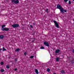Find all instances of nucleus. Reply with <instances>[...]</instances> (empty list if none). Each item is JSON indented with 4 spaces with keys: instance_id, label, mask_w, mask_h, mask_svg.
Wrapping results in <instances>:
<instances>
[{
    "instance_id": "f257e3e1",
    "label": "nucleus",
    "mask_w": 74,
    "mask_h": 74,
    "mask_svg": "<svg viewBox=\"0 0 74 74\" xmlns=\"http://www.w3.org/2000/svg\"><path fill=\"white\" fill-rule=\"evenodd\" d=\"M12 27L14 28H15V27H20L19 24H13L12 25Z\"/></svg>"
},
{
    "instance_id": "f03ea898",
    "label": "nucleus",
    "mask_w": 74,
    "mask_h": 74,
    "mask_svg": "<svg viewBox=\"0 0 74 74\" xmlns=\"http://www.w3.org/2000/svg\"><path fill=\"white\" fill-rule=\"evenodd\" d=\"M53 22L55 24V25L56 27H57V28H59V24H58V23L55 20Z\"/></svg>"
},
{
    "instance_id": "7ed1b4c3",
    "label": "nucleus",
    "mask_w": 74,
    "mask_h": 74,
    "mask_svg": "<svg viewBox=\"0 0 74 74\" xmlns=\"http://www.w3.org/2000/svg\"><path fill=\"white\" fill-rule=\"evenodd\" d=\"M12 3H14L15 4H18L19 3V1L18 0H17L16 1L15 0H11Z\"/></svg>"
},
{
    "instance_id": "20e7f679",
    "label": "nucleus",
    "mask_w": 74,
    "mask_h": 74,
    "mask_svg": "<svg viewBox=\"0 0 74 74\" xmlns=\"http://www.w3.org/2000/svg\"><path fill=\"white\" fill-rule=\"evenodd\" d=\"M44 44L45 45V46H47V47H49V45L48 42H45L44 43Z\"/></svg>"
},
{
    "instance_id": "39448f33",
    "label": "nucleus",
    "mask_w": 74,
    "mask_h": 74,
    "mask_svg": "<svg viewBox=\"0 0 74 74\" xmlns=\"http://www.w3.org/2000/svg\"><path fill=\"white\" fill-rule=\"evenodd\" d=\"M9 29H10L9 28H7L5 27V28H3V29H2V30L3 31H8Z\"/></svg>"
},
{
    "instance_id": "423d86ee",
    "label": "nucleus",
    "mask_w": 74,
    "mask_h": 74,
    "mask_svg": "<svg viewBox=\"0 0 74 74\" xmlns=\"http://www.w3.org/2000/svg\"><path fill=\"white\" fill-rule=\"evenodd\" d=\"M57 8H58V9H59V10H60L61 8H62V7L60 5L58 4V5H57Z\"/></svg>"
},
{
    "instance_id": "0eeeda50",
    "label": "nucleus",
    "mask_w": 74,
    "mask_h": 74,
    "mask_svg": "<svg viewBox=\"0 0 74 74\" xmlns=\"http://www.w3.org/2000/svg\"><path fill=\"white\" fill-rule=\"evenodd\" d=\"M60 10V11L61 13H64V9L63 8H61Z\"/></svg>"
},
{
    "instance_id": "6e6552de",
    "label": "nucleus",
    "mask_w": 74,
    "mask_h": 74,
    "mask_svg": "<svg viewBox=\"0 0 74 74\" xmlns=\"http://www.w3.org/2000/svg\"><path fill=\"white\" fill-rule=\"evenodd\" d=\"M60 52V50L58 49L55 52L56 53H58Z\"/></svg>"
},
{
    "instance_id": "1a4fd4ad",
    "label": "nucleus",
    "mask_w": 74,
    "mask_h": 74,
    "mask_svg": "<svg viewBox=\"0 0 74 74\" xmlns=\"http://www.w3.org/2000/svg\"><path fill=\"white\" fill-rule=\"evenodd\" d=\"M4 38V36L3 35H0V38L1 39H3Z\"/></svg>"
},
{
    "instance_id": "9d476101",
    "label": "nucleus",
    "mask_w": 74,
    "mask_h": 74,
    "mask_svg": "<svg viewBox=\"0 0 74 74\" xmlns=\"http://www.w3.org/2000/svg\"><path fill=\"white\" fill-rule=\"evenodd\" d=\"M35 73L37 74H38V70L36 69H35Z\"/></svg>"
},
{
    "instance_id": "9b49d317",
    "label": "nucleus",
    "mask_w": 74,
    "mask_h": 74,
    "mask_svg": "<svg viewBox=\"0 0 74 74\" xmlns=\"http://www.w3.org/2000/svg\"><path fill=\"white\" fill-rule=\"evenodd\" d=\"M19 51H20V49L18 48V49H17L15 50V51L16 52H18Z\"/></svg>"
},
{
    "instance_id": "f8f14e48",
    "label": "nucleus",
    "mask_w": 74,
    "mask_h": 74,
    "mask_svg": "<svg viewBox=\"0 0 74 74\" xmlns=\"http://www.w3.org/2000/svg\"><path fill=\"white\" fill-rule=\"evenodd\" d=\"M56 62H59V59L58 58H56Z\"/></svg>"
},
{
    "instance_id": "ddd939ff",
    "label": "nucleus",
    "mask_w": 74,
    "mask_h": 74,
    "mask_svg": "<svg viewBox=\"0 0 74 74\" xmlns=\"http://www.w3.org/2000/svg\"><path fill=\"white\" fill-rule=\"evenodd\" d=\"M3 51H7V50H6V49H5V48H4V47H3Z\"/></svg>"
},
{
    "instance_id": "4468645a",
    "label": "nucleus",
    "mask_w": 74,
    "mask_h": 74,
    "mask_svg": "<svg viewBox=\"0 0 74 74\" xmlns=\"http://www.w3.org/2000/svg\"><path fill=\"white\" fill-rule=\"evenodd\" d=\"M5 25H3L1 27L3 28L2 29H4V27H5Z\"/></svg>"
},
{
    "instance_id": "2eb2a0df",
    "label": "nucleus",
    "mask_w": 74,
    "mask_h": 74,
    "mask_svg": "<svg viewBox=\"0 0 74 74\" xmlns=\"http://www.w3.org/2000/svg\"><path fill=\"white\" fill-rule=\"evenodd\" d=\"M61 73L62 74H64V70H62L61 71Z\"/></svg>"
},
{
    "instance_id": "dca6fc26",
    "label": "nucleus",
    "mask_w": 74,
    "mask_h": 74,
    "mask_svg": "<svg viewBox=\"0 0 74 74\" xmlns=\"http://www.w3.org/2000/svg\"><path fill=\"white\" fill-rule=\"evenodd\" d=\"M40 49H44V47L43 46H42L40 47Z\"/></svg>"
},
{
    "instance_id": "f3484780",
    "label": "nucleus",
    "mask_w": 74,
    "mask_h": 74,
    "mask_svg": "<svg viewBox=\"0 0 74 74\" xmlns=\"http://www.w3.org/2000/svg\"><path fill=\"white\" fill-rule=\"evenodd\" d=\"M34 58V56H31L30 57V58L31 59H33V58Z\"/></svg>"
},
{
    "instance_id": "a211bd4d",
    "label": "nucleus",
    "mask_w": 74,
    "mask_h": 74,
    "mask_svg": "<svg viewBox=\"0 0 74 74\" xmlns=\"http://www.w3.org/2000/svg\"><path fill=\"white\" fill-rule=\"evenodd\" d=\"M1 72H2V73H3V72H4V69H1Z\"/></svg>"
},
{
    "instance_id": "6ab92c4d",
    "label": "nucleus",
    "mask_w": 74,
    "mask_h": 74,
    "mask_svg": "<svg viewBox=\"0 0 74 74\" xmlns=\"http://www.w3.org/2000/svg\"><path fill=\"white\" fill-rule=\"evenodd\" d=\"M74 63V60L73 59L72 61H71V63Z\"/></svg>"
},
{
    "instance_id": "aec40b11",
    "label": "nucleus",
    "mask_w": 74,
    "mask_h": 74,
    "mask_svg": "<svg viewBox=\"0 0 74 74\" xmlns=\"http://www.w3.org/2000/svg\"><path fill=\"white\" fill-rule=\"evenodd\" d=\"M1 65H3V64H4V62H1Z\"/></svg>"
},
{
    "instance_id": "412c9836",
    "label": "nucleus",
    "mask_w": 74,
    "mask_h": 74,
    "mask_svg": "<svg viewBox=\"0 0 74 74\" xmlns=\"http://www.w3.org/2000/svg\"><path fill=\"white\" fill-rule=\"evenodd\" d=\"M6 68L7 69H9L10 68V67H9V66L8 65H7L6 66Z\"/></svg>"
},
{
    "instance_id": "4be33fe9",
    "label": "nucleus",
    "mask_w": 74,
    "mask_h": 74,
    "mask_svg": "<svg viewBox=\"0 0 74 74\" xmlns=\"http://www.w3.org/2000/svg\"><path fill=\"white\" fill-rule=\"evenodd\" d=\"M47 71H48V72H49V71H50V69H49V68L47 69Z\"/></svg>"
},
{
    "instance_id": "5701e85b",
    "label": "nucleus",
    "mask_w": 74,
    "mask_h": 74,
    "mask_svg": "<svg viewBox=\"0 0 74 74\" xmlns=\"http://www.w3.org/2000/svg\"><path fill=\"white\" fill-rule=\"evenodd\" d=\"M30 27L31 28H32V29H33V26L32 25H30Z\"/></svg>"
},
{
    "instance_id": "b1692460",
    "label": "nucleus",
    "mask_w": 74,
    "mask_h": 74,
    "mask_svg": "<svg viewBox=\"0 0 74 74\" xmlns=\"http://www.w3.org/2000/svg\"><path fill=\"white\" fill-rule=\"evenodd\" d=\"M46 12H48V9H46Z\"/></svg>"
},
{
    "instance_id": "393cba45",
    "label": "nucleus",
    "mask_w": 74,
    "mask_h": 74,
    "mask_svg": "<svg viewBox=\"0 0 74 74\" xmlns=\"http://www.w3.org/2000/svg\"><path fill=\"white\" fill-rule=\"evenodd\" d=\"M36 25V23H33V26H34Z\"/></svg>"
},
{
    "instance_id": "a878e982",
    "label": "nucleus",
    "mask_w": 74,
    "mask_h": 74,
    "mask_svg": "<svg viewBox=\"0 0 74 74\" xmlns=\"http://www.w3.org/2000/svg\"><path fill=\"white\" fill-rule=\"evenodd\" d=\"M71 1H69V4H71Z\"/></svg>"
},
{
    "instance_id": "bb28decb",
    "label": "nucleus",
    "mask_w": 74,
    "mask_h": 74,
    "mask_svg": "<svg viewBox=\"0 0 74 74\" xmlns=\"http://www.w3.org/2000/svg\"><path fill=\"white\" fill-rule=\"evenodd\" d=\"M17 60H18V58H15V62H17Z\"/></svg>"
},
{
    "instance_id": "cd10ccee",
    "label": "nucleus",
    "mask_w": 74,
    "mask_h": 74,
    "mask_svg": "<svg viewBox=\"0 0 74 74\" xmlns=\"http://www.w3.org/2000/svg\"><path fill=\"white\" fill-rule=\"evenodd\" d=\"M64 12H67V10H64Z\"/></svg>"
},
{
    "instance_id": "c85d7f7f",
    "label": "nucleus",
    "mask_w": 74,
    "mask_h": 74,
    "mask_svg": "<svg viewBox=\"0 0 74 74\" xmlns=\"http://www.w3.org/2000/svg\"><path fill=\"white\" fill-rule=\"evenodd\" d=\"M27 54V53H26V52H25V53H24V55H25V56H26V55Z\"/></svg>"
},
{
    "instance_id": "c756f323",
    "label": "nucleus",
    "mask_w": 74,
    "mask_h": 74,
    "mask_svg": "<svg viewBox=\"0 0 74 74\" xmlns=\"http://www.w3.org/2000/svg\"><path fill=\"white\" fill-rule=\"evenodd\" d=\"M14 70L16 71L17 70V69L16 68L15 69H14Z\"/></svg>"
},
{
    "instance_id": "7c9ffc66",
    "label": "nucleus",
    "mask_w": 74,
    "mask_h": 74,
    "mask_svg": "<svg viewBox=\"0 0 74 74\" xmlns=\"http://www.w3.org/2000/svg\"><path fill=\"white\" fill-rule=\"evenodd\" d=\"M68 1V0H64V1H65V2H67Z\"/></svg>"
},
{
    "instance_id": "2f4dec72",
    "label": "nucleus",
    "mask_w": 74,
    "mask_h": 74,
    "mask_svg": "<svg viewBox=\"0 0 74 74\" xmlns=\"http://www.w3.org/2000/svg\"><path fill=\"white\" fill-rule=\"evenodd\" d=\"M0 51H2V49H0Z\"/></svg>"
},
{
    "instance_id": "473e14b6",
    "label": "nucleus",
    "mask_w": 74,
    "mask_h": 74,
    "mask_svg": "<svg viewBox=\"0 0 74 74\" xmlns=\"http://www.w3.org/2000/svg\"><path fill=\"white\" fill-rule=\"evenodd\" d=\"M32 42H34V40H33L32 41Z\"/></svg>"
},
{
    "instance_id": "72a5a7b5",
    "label": "nucleus",
    "mask_w": 74,
    "mask_h": 74,
    "mask_svg": "<svg viewBox=\"0 0 74 74\" xmlns=\"http://www.w3.org/2000/svg\"><path fill=\"white\" fill-rule=\"evenodd\" d=\"M73 52H74V49L73 50Z\"/></svg>"
},
{
    "instance_id": "f704fd0d",
    "label": "nucleus",
    "mask_w": 74,
    "mask_h": 74,
    "mask_svg": "<svg viewBox=\"0 0 74 74\" xmlns=\"http://www.w3.org/2000/svg\"><path fill=\"white\" fill-rule=\"evenodd\" d=\"M54 74H56V73H54Z\"/></svg>"
},
{
    "instance_id": "c9c22d12",
    "label": "nucleus",
    "mask_w": 74,
    "mask_h": 74,
    "mask_svg": "<svg viewBox=\"0 0 74 74\" xmlns=\"http://www.w3.org/2000/svg\"><path fill=\"white\" fill-rule=\"evenodd\" d=\"M2 15H1V16Z\"/></svg>"
},
{
    "instance_id": "e433bc0d",
    "label": "nucleus",
    "mask_w": 74,
    "mask_h": 74,
    "mask_svg": "<svg viewBox=\"0 0 74 74\" xmlns=\"http://www.w3.org/2000/svg\"><path fill=\"white\" fill-rule=\"evenodd\" d=\"M73 0V1H74V0Z\"/></svg>"
},
{
    "instance_id": "4c0bfd02",
    "label": "nucleus",
    "mask_w": 74,
    "mask_h": 74,
    "mask_svg": "<svg viewBox=\"0 0 74 74\" xmlns=\"http://www.w3.org/2000/svg\"><path fill=\"white\" fill-rule=\"evenodd\" d=\"M73 21H74V20H73Z\"/></svg>"
},
{
    "instance_id": "58836bf2",
    "label": "nucleus",
    "mask_w": 74,
    "mask_h": 74,
    "mask_svg": "<svg viewBox=\"0 0 74 74\" xmlns=\"http://www.w3.org/2000/svg\"><path fill=\"white\" fill-rule=\"evenodd\" d=\"M32 35H33V34H32Z\"/></svg>"
}]
</instances>
